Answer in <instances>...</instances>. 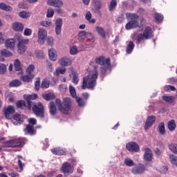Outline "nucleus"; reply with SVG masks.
Wrapping results in <instances>:
<instances>
[{"label":"nucleus","instance_id":"1","mask_svg":"<svg viewBox=\"0 0 177 177\" xmlns=\"http://www.w3.org/2000/svg\"><path fill=\"white\" fill-rule=\"evenodd\" d=\"M97 80V68L94 66V72L83 78L82 89H93L96 86Z\"/></svg>","mask_w":177,"mask_h":177},{"label":"nucleus","instance_id":"2","mask_svg":"<svg viewBox=\"0 0 177 177\" xmlns=\"http://www.w3.org/2000/svg\"><path fill=\"white\" fill-rule=\"evenodd\" d=\"M55 103L58 110L62 112V114H68V111L71 110V99L68 97L64 98L62 104L60 99H57Z\"/></svg>","mask_w":177,"mask_h":177},{"label":"nucleus","instance_id":"3","mask_svg":"<svg viewBox=\"0 0 177 177\" xmlns=\"http://www.w3.org/2000/svg\"><path fill=\"white\" fill-rule=\"evenodd\" d=\"M126 19L127 20H131L129 23L126 24L127 30H132V28H136V27H139V22H138V19H139V16L134 13H127Z\"/></svg>","mask_w":177,"mask_h":177},{"label":"nucleus","instance_id":"4","mask_svg":"<svg viewBox=\"0 0 177 177\" xmlns=\"http://www.w3.org/2000/svg\"><path fill=\"white\" fill-rule=\"evenodd\" d=\"M152 30L150 27H147L144 30L143 33L138 34L136 37V39L139 44L146 41V39H150L153 37V33L151 32Z\"/></svg>","mask_w":177,"mask_h":177},{"label":"nucleus","instance_id":"5","mask_svg":"<svg viewBox=\"0 0 177 177\" xmlns=\"http://www.w3.org/2000/svg\"><path fill=\"white\" fill-rule=\"evenodd\" d=\"M48 38V32L44 28H39L37 32V42L39 45L45 44V39Z\"/></svg>","mask_w":177,"mask_h":177},{"label":"nucleus","instance_id":"6","mask_svg":"<svg viewBox=\"0 0 177 177\" xmlns=\"http://www.w3.org/2000/svg\"><path fill=\"white\" fill-rule=\"evenodd\" d=\"M32 110L35 115H37L38 117H44V106H42L41 102H39L38 105L34 104Z\"/></svg>","mask_w":177,"mask_h":177},{"label":"nucleus","instance_id":"7","mask_svg":"<svg viewBox=\"0 0 177 177\" xmlns=\"http://www.w3.org/2000/svg\"><path fill=\"white\" fill-rule=\"evenodd\" d=\"M95 63L100 66H106V68H110V59H105L104 57H99L95 59Z\"/></svg>","mask_w":177,"mask_h":177},{"label":"nucleus","instance_id":"8","mask_svg":"<svg viewBox=\"0 0 177 177\" xmlns=\"http://www.w3.org/2000/svg\"><path fill=\"white\" fill-rule=\"evenodd\" d=\"M62 171L64 172V175L67 176L71 175V174H73V169L70 163L65 162L62 165Z\"/></svg>","mask_w":177,"mask_h":177},{"label":"nucleus","instance_id":"9","mask_svg":"<svg viewBox=\"0 0 177 177\" xmlns=\"http://www.w3.org/2000/svg\"><path fill=\"white\" fill-rule=\"evenodd\" d=\"M55 31L56 35H60L62 34V28L63 27V19L62 18H58L55 20Z\"/></svg>","mask_w":177,"mask_h":177},{"label":"nucleus","instance_id":"10","mask_svg":"<svg viewBox=\"0 0 177 177\" xmlns=\"http://www.w3.org/2000/svg\"><path fill=\"white\" fill-rule=\"evenodd\" d=\"M126 148L129 151H134L138 153L139 151V145L135 142H131L126 145Z\"/></svg>","mask_w":177,"mask_h":177},{"label":"nucleus","instance_id":"11","mask_svg":"<svg viewBox=\"0 0 177 177\" xmlns=\"http://www.w3.org/2000/svg\"><path fill=\"white\" fill-rule=\"evenodd\" d=\"M58 63L60 64V66H62V67H67L68 66H71L73 61L70 59V57H64L58 60Z\"/></svg>","mask_w":177,"mask_h":177},{"label":"nucleus","instance_id":"12","mask_svg":"<svg viewBox=\"0 0 177 177\" xmlns=\"http://www.w3.org/2000/svg\"><path fill=\"white\" fill-rule=\"evenodd\" d=\"M6 147H19L21 146V140H11L6 142Z\"/></svg>","mask_w":177,"mask_h":177},{"label":"nucleus","instance_id":"13","mask_svg":"<svg viewBox=\"0 0 177 177\" xmlns=\"http://www.w3.org/2000/svg\"><path fill=\"white\" fill-rule=\"evenodd\" d=\"M146 171V167L143 165H138L137 167H133L132 173L134 175H139V174H143Z\"/></svg>","mask_w":177,"mask_h":177},{"label":"nucleus","instance_id":"14","mask_svg":"<svg viewBox=\"0 0 177 177\" xmlns=\"http://www.w3.org/2000/svg\"><path fill=\"white\" fill-rule=\"evenodd\" d=\"M15 107L10 105L4 110V115L8 120H10V118H12V115L13 114V113H15Z\"/></svg>","mask_w":177,"mask_h":177},{"label":"nucleus","instance_id":"15","mask_svg":"<svg viewBox=\"0 0 177 177\" xmlns=\"http://www.w3.org/2000/svg\"><path fill=\"white\" fill-rule=\"evenodd\" d=\"M48 6H54V8H62L63 1L62 0H47Z\"/></svg>","mask_w":177,"mask_h":177},{"label":"nucleus","instance_id":"16","mask_svg":"<svg viewBox=\"0 0 177 177\" xmlns=\"http://www.w3.org/2000/svg\"><path fill=\"white\" fill-rule=\"evenodd\" d=\"M38 97V95L37 94H32L30 95H26L25 96V99L26 100L27 104H28V110H31L32 102L31 100H35Z\"/></svg>","mask_w":177,"mask_h":177},{"label":"nucleus","instance_id":"17","mask_svg":"<svg viewBox=\"0 0 177 177\" xmlns=\"http://www.w3.org/2000/svg\"><path fill=\"white\" fill-rule=\"evenodd\" d=\"M156 122V116L151 115L147 118L145 125V129H149Z\"/></svg>","mask_w":177,"mask_h":177},{"label":"nucleus","instance_id":"18","mask_svg":"<svg viewBox=\"0 0 177 177\" xmlns=\"http://www.w3.org/2000/svg\"><path fill=\"white\" fill-rule=\"evenodd\" d=\"M153 158V152L150 148L145 149L144 159L145 161H151Z\"/></svg>","mask_w":177,"mask_h":177},{"label":"nucleus","instance_id":"19","mask_svg":"<svg viewBox=\"0 0 177 177\" xmlns=\"http://www.w3.org/2000/svg\"><path fill=\"white\" fill-rule=\"evenodd\" d=\"M48 56L50 60L52 62H56L57 60V55H56V50L54 48L48 49Z\"/></svg>","mask_w":177,"mask_h":177},{"label":"nucleus","instance_id":"20","mask_svg":"<svg viewBox=\"0 0 177 177\" xmlns=\"http://www.w3.org/2000/svg\"><path fill=\"white\" fill-rule=\"evenodd\" d=\"M15 41H17L19 44L24 42L25 45H28V43L30 42V39H23V37H21V35L20 34L15 35Z\"/></svg>","mask_w":177,"mask_h":177},{"label":"nucleus","instance_id":"21","mask_svg":"<svg viewBox=\"0 0 177 177\" xmlns=\"http://www.w3.org/2000/svg\"><path fill=\"white\" fill-rule=\"evenodd\" d=\"M12 29L15 31H23V30L24 29V26L20 22H15L12 24Z\"/></svg>","mask_w":177,"mask_h":177},{"label":"nucleus","instance_id":"22","mask_svg":"<svg viewBox=\"0 0 177 177\" xmlns=\"http://www.w3.org/2000/svg\"><path fill=\"white\" fill-rule=\"evenodd\" d=\"M26 43L24 42H21L18 44L17 48H18V53L19 55H23L27 50V46H26Z\"/></svg>","mask_w":177,"mask_h":177},{"label":"nucleus","instance_id":"23","mask_svg":"<svg viewBox=\"0 0 177 177\" xmlns=\"http://www.w3.org/2000/svg\"><path fill=\"white\" fill-rule=\"evenodd\" d=\"M14 67L16 71H19L18 74L21 75L23 74V71H21V62L18 59H15L14 62Z\"/></svg>","mask_w":177,"mask_h":177},{"label":"nucleus","instance_id":"24","mask_svg":"<svg viewBox=\"0 0 177 177\" xmlns=\"http://www.w3.org/2000/svg\"><path fill=\"white\" fill-rule=\"evenodd\" d=\"M15 39H7L5 42L6 47L11 49L12 50L15 49Z\"/></svg>","mask_w":177,"mask_h":177},{"label":"nucleus","instance_id":"25","mask_svg":"<svg viewBox=\"0 0 177 177\" xmlns=\"http://www.w3.org/2000/svg\"><path fill=\"white\" fill-rule=\"evenodd\" d=\"M21 122H23V118H21V115L18 113L15 114L14 115V125H19V124H21Z\"/></svg>","mask_w":177,"mask_h":177},{"label":"nucleus","instance_id":"26","mask_svg":"<svg viewBox=\"0 0 177 177\" xmlns=\"http://www.w3.org/2000/svg\"><path fill=\"white\" fill-rule=\"evenodd\" d=\"M35 77L34 74H28L24 76H21V80L24 81V82H30L32 81V79Z\"/></svg>","mask_w":177,"mask_h":177},{"label":"nucleus","instance_id":"27","mask_svg":"<svg viewBox=\"0 0 177 177\" xmlns=\"http://www.w3.org/2000/svg\"><path fill=\"white\" fill-rule=\"evenodd\" d=\"M162 100L164 102L166 103H169V104L174 103L175 102V97L174 95H163L162 96Z\"/></svg>","mask_w":177,"mask_h":177},{"label":"nucleus","instance_id":"28","mask_svg":"<svg viewBox=\"0 0 177 177\" xmlns=\"http://www.w3.org/2000/svg\"><path fill=\"white\" fill-rule=\"evenodd\" d=\"M56 113H57V108H56V104L55 102H50V113L51 115H56Z\"/></svg>","mask_w":177,"mask_h":177},{"label":"nucleus","instance_id":"29","mask_svg":"<svg viewBox=\"0 0 177 177\" xmlns=\"http://www.w3.org/2000/svg\"><path fill=\"white\" fill-rule=\"evenodd\" d=\"M95 30L100 37H102V38H106V31L104 30V28H102L100 26H96Z\"/></svg>","mask_w":177,"mask_h":177},{"label":"nucleus","instance_id":"30","mask_svg":"<svg viewBox=\"0 0 177 177\" xmlns=\"http://www.w3.org/2000/svg\"><path fill=\"white\" fill-rule=\"evenodd\" d=\"M85 19L88 23H91V24H95L96 23V20L95 19H92V13L91 12L88 11L85 15Z\"/></svg>","mask_w":177,"mask_h":177},{"label":"nucleus","instance_id":"31","mask_svg":"<svg viewBox=\"0 0 177 177\" xmlns=\"http://www.w3.org/2000/svg\"><path fill=\"white\" fill-rule=\"evenodd\" d=\"M60 74H66V68L58 67L56 68L55 71L54 72V75L59 77Z\"/></svg>","mask_w":177,"mask_h":177},{"label":"nucleus","instance_id":"32","mask_svg":"<svg viewBox=\"0 0 177 177\" xmlns=\"http://www.w3.org/2000/svg\"><path fill=\"white\" fill-rule=\"evenodd\" d=\"M52 153L56 156H63L66 152L62 148H55L52 150Z\"/></svg>","mask_w":177,"mask_h":177},{"label":"nucleus","instance_id":"33","mask_svg":"<svg viewBox=\"0 0 177 177\" xmlns=\"http://www.w3.org/2000/svg\"><path fill=\"white\" fill-rule=\"evenodd\" d=\"M1 55L3 57H11V56H13V53H12V52H10L6 49L1 50Z\"/></svg>","mask_w":177,"mask_h":177},{"label":"nucleus","instance_id":"34","mask_svg":"<svg viewBox=\"0 0 177 177\" xmlns=\"http://www.w3.org/2000/svg\"><path fill=\"white\" fill-rule=\"evenodd\" d=\"M24 131L28 135H34V126L28 124Z\"/></svg>","mask_w":177,"mask_h":177},{"label":"nucleus","instance_id":"35","mask_svg":"<svg viewBox=\"0 0 177 177\" xmlns=\"http://www.w3.org/2000/svg\"><path fill=\"white\" fill-rule=\"evenodd\" d=\"M167 127L169 129V131H175V128H176V124H175V120H171L168 122Z\"/></svg>","mask_w":177,"mask_h":177},{"label":"nucleus","instance_id":"36","mask_svg":"<svg viewBox=\"0 0 177 177\" xmlns=\"http://www.w3.org/2000/svg\"><path fill=\"white\" fill-rule=\"evenodd\" d=\"M133 48H135V44L133 41H129L127 48V53H132V50H133Z\"/></svg>","mask_w":177,"mask_h":177},{"label":"nucleus","instance_id":"37","mask_svg":"<svg viewBox=\"0 0 177 177\" xmlns=\"http://www.w3.org/2000/svg\"><path fill=\"white\" fill-rule=\"evenodd\" d=\"M20 85H21V81L19 80H14L11 81L9 84V86L12 87H15V86L17 87V86H20Z\"/></svg>","mask_w":177,"mask_h":177},{"label":"nucleus","instance_id":"38","mask_svg":"<svg viewBox=\"0 0 177 177\" xmlns=\"http://www.w3.org/2000/svg\"><path fill=\"white\" fill-rule=\"evenodd\" d=\"M39 24L41 26V27H50L52 26V21L50 20H45L40 21Z\"/></svg>","mask_w":177,"mask_h":177},{"label":"nucleus","instance_id":"39","mask_svg":"<svg viewBox=\"0 0 177 177\" xmlns=\"http://www.w3.org/2000/svg\"><path fill=\"white\" fill-rule=\"evenodd\" d=\"M159 133L164 135L165 133V124L160 122L158 125Z\"/></svg>","mask_w":177,"mask_h":177},{"label":"nucleus","instance_id":"40","mask_svg":"<svg viewBox=\"0 0 177 177\" xmlns=\"http://www.w3.org/2000/svg\"><path fill=\"white\" fill-rule=\"evenodd\" d=\"M93 3L97 10L102 8V1L100 0H93Z\"/></svg>","mask_w":177,"mask_h":177},{"label":"nucleus","instance_id":"41","mask_svg":"<svg viewBox=\"0 0 177 177\" xmlns=\"http://www.w3.org/2000/svg\"><path fill=\"white\" fill-rule=\"evenodd\" d=\"M116 6H117V0H111V1L110 2V5L109 6V9L110 12H113V10L115 9Z\"/></svg>","mask_w":177,"mask_h":177},{"label":"nucleus","instance_id":"42","mask_svg":"<svg viewBox=\"0 0 177 177\" xmlns=\"http://www.w3.org/2000/svg\"><path fill=\"white\" fill-rule=\"evenodd\" d=\"M19 16L22 19H27L28 17H30V16H31V14L29 12L21 11L19 13Z\"/></svg>","mask_w":177,"mask_h":177},{"label":"nucleus","instance_id":"43","mask_svg":"<svg viewBox=\"0 0 177 177\" xmlns=\"http://www.w3.org/2000/svg\"><path fill=\"white\" fill-rule=\"evenodd\" d=\"M50 82L48 79H44L41 84V88H42L43 89L49 88V85H50Z\"/></svg>","mask_w":177,"mask_h":177},{"label":"nucleus","instance_id":"44","mask_svg":"<svg viewBox=\"0 0 177 177\" xmlns=\"http://www.w3.org/2000/svg\"><path fill=\"white\" fill-rule=\"evenodd\" d=\"M42 97L45 100H51V99H55V94H52V93L42 94Z\"/></svg>","mask_w":177,"mask_h":177},{"label":"nucleus","instance_id":"45","mask_svg":"<svg viewBox=\"0 0 177 177\" xmlns=\"http://www.w3.org/2000/svg\"><path fill=\"white\" fill-rule=\"evenodd\" d=\"M75 101L77 102L79 107H84V106H85V102L81 97H76Z\"/></svg>","mask_w":177,"mask_h":177},{"label":"nucleus","instance_id":"46","mask_svg":"<svg viewBox=\"0 0 177 177\" xmlns=\"http://www.w3.org/2000/svg\"><path fill=\"white\" fill-rule=\"evenodd\" d=\"M70 55H72V56H74V55H77L78 53V48L77 46H73L70 48Z\"/></svg>","mask_w":177,"mask_h":177},{"label":"nucleus","instance_id":"47","mask_svg":"<svg viewBox=\"0 0 177 177\" xmlns=\"http://www.w3.org/2000/svg\"><path fill=\"white\" fill-rule=\"evenodd\" d=\"M36 57L38 59H44L45 54L44 53V51L41 50H37L35 51Z\"/></svg>","mask_w":177,"mask_h":177},{"label":"nucleus","instance_id":"48","mask_svg":"<svg viewBox=\"0 0 177 177\" xmlns=\"http://www.w3.org/2000/svg\"><path fill=\"white\" fill-rule=\"evenodd\" d=\"M124 164L127 167H133V165H135V162H133V160L131 158H126L124 160Z\"/></svg>","mask_w":177,"mask_h":177},{"label":"nucleus","instance_id":"49","mask_svg":"<svg viewBox=\"0 0 177 177\" xmlns=\"http://www.w3.org/2000/svg\"><path fill=\"white\" fill-rule=\"evenodd\" d=\"M169 149L174 153V154H177V145L176 144H171L169 145Z\"/></svg>","mask_w":177,"mask_h":177},{"label":"nucleus","instance_id":"50","mask_svg":"<svg viewBox=\"0 0 177 177\" xmlns=\"http://www.w3.org/2000/svg\"><path fill=\"white\" fill-rule=\"evenodd\" d=\"M169 159H170L171 164H173L174 165H176V163H177V156H175L174 154H171V155H169Z\"/></svg>","mask_w":177,"mask_h":177},{"label":"nucleus","instance_id":"51","mask_svg":"<svg viewBox=\"0 0 177 177\" xmlns=\"http://www.w3.org/2000/svg\"><path fill=\"white\" fill-rule=\"evenodd\" d=\"M7 68L4 64H0V74L3 75L6 73Z\"/></svg>","mask_w":177,"mask_h":177},{"label":"nucleus","instance_id":"52","mask_svg":"<svg viewBox=\"0 0 177 177\" xmlns=\"http://www.w3.org/2000/svg\"><path fill=\"white\" fill-rule=\"evenodd\" d=\"M16 105L18 109H21V107H26V102L24 100L17 101Z\"/></svg>","mask_w":177,"mask_h":177},{"label":"nucleus","instance_id":"53","mask_svg":"<svg viewBox=\"0 0 177 177\" xmlns=\"http://www.w3.org/2000/svg\"><path fill=\"white\" fill-rule=\"evenodd\" d=\"M35 69V66L34 65L31 64L29 65L28 67L26 68V73L27 74H33L32 72Z\"/></svg>","mask_w":177,"mask_h":177},{"label":"nucleus","instance_id":"54","mask_svg":"<svg viewBox=\"0 0 177 177\" xmlns=\"http://www.w3.org/2000/svg\"><path fill=\"white\" fill-rule=\"evenodd\" d=\"M69 91L73 97H75L77 96V93H75V88L73 86H69Z\"/></svg>","mask_w":177,"mask_h":177},{"label":"nucleus","instance_id":"55","mask_svg":"<svg viewBox=\"0 0 177 177\" xmlns=\"http://www.w3.org/2000/svg\"><path fill=\"white\" fill-rule=\"evenodd\" d=\"M53 15H55V10L52 8H48L47 10L46 17H53Z\"/></svg>","mask_w":177,"mask_h":177},{"label":"nucleus","instance_id":"56","mask_svg":"<svg viewBox=\"0 0 177 177\" xmlns=\"http://www.w3.org/2000/svg\"><path fill=\"white\" fill-rule=\"evenodd\" d=\"M46 41H47L48 45H49V46H53V42H55V39H53V37H48Z\"/></svg>","mask_w":177,"mask_h":177},{"label":"nucleus","instance_id":"57","mask_svg":"<svg viewBox=\"0 0 177 177\" xmlns=\"http://www.w3.org/2000/svg\"><path fill=\"white\" fill-rule=\"evenodd\" d=\"M165 91L166 92H169L170 91H176V88H175L174 86L168 85L165 87Z\"/></svg>","mask_w":177,"mask_h":177},{"label":"nucleus","instance_id":"58","mask_svg":"<svg viewBox=\"0 0 177 177\" xmlns=\"http://www.w3.org/2000/svg\"><path fill=\"white\" fill-rule=\"evenodd\" d=\"M59 90L62 93H66V91H67V86L66 84L59 85Z\"/></svg>","mask_w":177,"mask_h":177},{"label":"nucleus","instance_id":"59","mask_svg":"<svg viewBox=\"0 0 177 177\" xmlns=\"http://www.w3.org/2000/svg\"><path fill=\"white\" fill-rule=\"evenodd\" d=\"M154 16L156 21H158V23H160V21H161V20H162L164 17L162 15H161V14H158V13H155Z\"/></svg>","mask_w":177,"mask_h":177},{"label":"nucleus","instance_id":"60","mask_svg":"<svg viewBox=\"0 0 177 177\" xmlns=\"http://www.w3.org/2000/svg\"><path fill=\"white\" fill-rule=\"evenodd\" d=\"M31 34H32V30H31L30 28H26L24 31V35L26 37H30V35H31Z\"/></svg>","mask_w":177,"mask_h":177},{"label":"nucleus","instance_id":"61","mask_svg":"<svg viewBox=\"0 0 177 177\" xmlns=\"http://www.w3.org/2000/svg\"><path fill=\"white\" fill-rule=\"evenodd\" d=\"M46 68L49 73H53V64L50 62H47V66Z\"/></svg>","mask_w":177,"mask_h":177},{"label":"nucleus","instance_id":"62","mask_svg":"<svg viewBox=\"0 0 177 177\" xmlns=\"http://www.w3.org/2000/svg\"><path fill=\"white\" fill-rule=\"evenodd\" d=\"M86 38L88 41H93V39H95V35H93V34H92L91 32H87L86 35Z\"/></svg>","mask_w":177,"mask_h":177},{"label":"nucleus","instance_id":"63","mask_svg":"<svg viewBox=\"0 0 177 177\" xmlns=\"http://www.w3.org/2000/svg\"><path fill=\"white\" fill-rule=\"evenodd\" d=\"M40 84H41L40 79L37 78L36 82L35 83V88L36 91H39Z\"/></svg>","mask_w":177,"mask_h":177},{"label":"nucleus","instance_id":"64","mask_svg":"<svg viewBox=\"0 0 177 177\" xmlns=\"http://www.w3.org/2000/svg\"><path fill=\"white\" fill-rule=\"evenodd\" d=\"M87 32L85 30H82L78 34V38L82 39L83 37H86Z\"/></svg>","mask_w":177,"mask_h":177}]
</instances>
